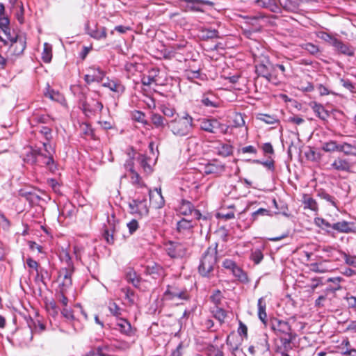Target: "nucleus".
<instances>
[{
  "instance_id": "1",
  "label": "nucleus",
  "mask_w": 356,
  "mask_h": 356,
  "mask_svg": "<svg viewBox=\"0 0 356 356\" xmlns=\"http://www.w3.org/2000/svg\"><path fill=\"white\" fill-rule=\"evenodd\" d=\"M54 154V149L49 143L40 141L35 145V148L26 154L24 159L32 164L38 163L45 165L50 170L54 171L56 168L53 158Z\"/></svg>"
},
{
  "instance_id": "2",
  "label": "nucleus",
  "mask_w": 356,
  "mask_h": 356,
  "mask_svg": "<svg viewBox=\"0 0 356 356\" xmlns=\"http://www.w3.org/2000/svg\"><path fill=\"white\" fill-rule=\"evenodd\" d=\"M168 127L172 133L177 136H186L188 135L193 127V118L186 113L181 117H177L168 123Z\"/></svg>"
},
{
  "instance_id": "3",
  "label": "nucleus",
  "mask_w": 356,
  "mask_h": 356,
  "mask_svg": "<svg viewBox=\"0 0 356 356\" xmlns=\"http://www.w3.org/2000/svg\"><path fill=\"white\" fill-rule=\"evenodd\" d=\"M217 263L216 248L209 247L202 254L198 266L199 273L202 277H209Z\"/></svg>"
},
{
  "instance_id": "4",
  "label": "nucleus",
  "mask_w": 356,
  "mask_h": 356,
  "mask_svg": "<svg viewBox=\"0 0 356 356\" xmlns=\"http://www.w3.org/2000/svg\"><path fill=\"white\" fill-rule=\"evenodd\" d=\"M200 129L204 131L217 134H225L227 132L229 126L221 123L216 118H203L200 120Z\"/></svg>"
},
{
  "instance_id": "5",
  "label": "nucleus",
  "mask_w": 356,
  "mask_h": 356,
  "mask_svg": "<svg viewBox=\"0 0 356 356\" xmlns=\"http://www.w3.org/2000/svg\"><path fill=\"white\" fill-rule=\"evenodd\" d=\"M163 296L165 300L173 301L177 305L182 304L183 301L188 300L190 298L189 293L186 289L179 288L176 285L168 286Z\"/></svg>"
},
{
  "instance_id": "6",
  "label": "nucleus",
  "mask_w": 356,
  "mask_h": 356,
  "mask_svg": "<svg viewBox=\"0 0 356 356\" xmlns=\"http://www.w3.org/2000/svg\"><path fill=\"white\" fill-rule=\"evenodd\" d=\"M270 327L277 336L284 335V344H289L291 342V327L288 322L273 318L270 320Z\"/></svg>"
},
{
  "instance_id": "7",
  "label": "nucleus",
  "mask_w": 356,
  "mask_h": 356,
  "mask_svg": "<svg viewBox=\"0 0 356 356\" xmlns=\"http://www.w3.org/2000/svg\"><path fill=\"white\" fill-rule=\"evenodd\" d=\"M274 70L275 65L266 58L259 61L255 65V72L257 75L265 78L268 81H271L272 73Z\"/></svg>"
},
{
  "instance_id": "8",
  "label": "nucleus",
  "mask_w": 356,
  "mask_h": 356,
  "mask_svg": "<svg viewBox=\"0 0 356 356\" xmlns=\"http://www.w3.org/2000/svg\"><path fill=\"white\" fill-rule=\"evenodd\" d=\"M165 250L173 259L183 257L186 253V248L184 244L172 241L165 243Z\"/></svg>"
},
{
  "instance_id": "9",
  "label": "nucleus",
  "mask_w": 356,
  "mask_h": 356,
  "mask_svg": "<svg viewBox=\"0 0 356 356\" xmlns=\"http://www.w3.org/2000/svg\"><path fill=\"white\" fill-rule=\"evenodd\" d=\"M225 165L220 161L213 159L205 163H201L200 171L205 175L221 174L225 171Z\"/></svg>"
},
{
  "instance_id": "10",
  "label": "nucleus",
  "mask_w": 356,
  "mask_h": 356,
  "mask_svg": "<svg viewBox=\"0 0 356 356\" xmlns=\"http://www.w3.org/2000/svg\"><path fill=\"white\" fill-rule=\"evenodd\" d=\"M130 212L133 214H138L140 216H146L149 212L147 200L134 199L129 203Z\"/></svg>"
},
{
  "instance_id": "11",
  "label": "nucleus",
  "mask_w": 356,
  "mask_h": 356,
  "mask_svg": "<svg viewBox=\"0 0 356 356\" xmlns=\"http://www.w3.org/2000/svg\"><path fill=\"white\" fill-rule=\"evenodd\" d=\"M104 75V72L99 67L92 66L87 69V73L84 76V80L88 84L93 82H100L102 81Z\"/></svg>"
},
{
  "instance_id": "12",
  "label": "nucleus",
  "mask_w": 356,
  "mask_h": 356,
  "mask_svg": "<svg viewBox=\"0 0 356 356\" xmlns=\"http://www.w3.org/2000/svg\"><path fill=\"white\" fill-rule=\"evenodd\" d=\"M74 269L61 268L59 271L60 287L63 292L72 286V275Z\"/></svg>"
},
{
  "instance_id": "13",
  "label": "nucleus",
  "mask_w": 356,
  "mask_h": 356,
  "mask_svg": "<svg viewBox=\"0 0 356 356\" xmlns=\"http://www.w3.org/2000/svg\"><path fill=\"white\" fill-rule=\"evenodd\" d=\"M149 195V201L152 206L156 209H161L165 204L164 198L161 194V188H156L154 190L148 191Z\"/></svg>"
},
{
  "instance_id": "14",
  "label": "nucleus",
  "mask_w": 356,
  "mask_h": 356,
  "mask_svg": "<svg viewBox=\"0 0 356 356\" xmlns=\"http://www.w3.org/2000/svg\"><path fill=\"white\" fill-rule=\"evenodd\" d=\"M115 325L116 329L122 334L128 337H133L135 335L136 330L132 327L131 323L125 318H119Z\"/></svg>"
},
{
  "instance_id": "15",
  "label": "nucleus",
  "mask_w": 356,
  "mask_h": 356,
  "mask_svg": "<svg viewBox=\"0 0 356 356\" xmlns=\"http://www.w3.org/2000/svg\"><path fill=\"white\" fill-rule=\"evenodd\" d=\"M352 166L348 159L340 156L337 157L331 163V169L337 171L350 172Z\"/></svg>"
},
{
  "instance_id": "16",
  "label": "nucleus",
  "mask_w": 356,
  "mask_h": 356,
  "mask_svg": "<svg viewBox=\"0 0 356 356\" xmlns=\"http://www.w3.org/2000/svg\"><path fill=\"white\" fill-rule=\"evenodd\" d=\"M332 47L339 54L348 56H353L355 54L354 47L347 43H344L339 39H337Z\"/></svg>"
},
{
  "instance_id": "17",
  "label": "nucleus",
  "mask_w": 356,
  "mask_h": 356,
  "mask_svg": "<svg viewBox=\"0 0 356 356\" xmlns=\"http://www.w3.org/2000/svg\"><path fill=\"white\" fill-rule=\"evenodd\" d=\"M26 48V42L22 37H16L15 40H12L10 49L13 53L16 55L22 54Z\"/></svg>"
},
{
  "instance_id": "18",
  "label": "nucleus",
  "mask_w": 356,
  "mask_h": 356,
  "mask_svg": "<svg viewBox=\"0 0 356 356\" xmlns=\"http://www.w3.org/2000/svg\"><path fill=\"white\" fill-rule=\"evenodd\" d=\"M255 4L262 8H266L271 12L275 13L278 10L277 0H256Z\"/></svg>"
},
{
  "instance_id": "19",
  "label": "nucleus",
  "mask_w": 356,
  "mask_h": 356,
  "mask_svg": "<svg viewBox=\"0 0 356 356\" xmlns=\"http://www.w3.org/2000/svg\"><path fill=\"white\" fill-rule=\"evenodd\" d=\"M310 105L313 111L321 120L325 121L330 116L328 111H326L321 104L316 102H312Z\"/></svg>"
},
{
  "instance_id": "20",
  "label": "nucleus",
  "mask_w": 356,
  "mask_h": 356,
  "mask_svg": "<svg viewBox=\"0 0 356 356\" xmlns=\"http://www.w3.org/2000/svg\"><path fill=\"white\" fill-rule=\"evenodd\" d=\"M257 307H258L259 318L264 325H266V323H267V314L266 312V303L264 298H260L258 300Z\"/></svg>"
},
{
  "instance_id": "21",
  "label": "nucleus",
  "mask_w": 356,
  "mask_h": 356,
  "mask_svg": "<svg viewBox=\"0 0 356 356\" xmlns=\"http://www.w3.org/2000/svg\"><path fill=\"white\" fill-rule=\"evenodd\" d=\"M201 102L206 107L217 108L219 106V101L212 94L204 95Z\"/></svg>"
},
{
  "instance_id": "22",
  "label": "nucleus",
  "mask_w": 356,
  "mask_h": 356,
  "mask_svg": "<svg viewBox=\"0 0 356 356\" xmlns=\"http://www.w3.org/2000/svg\"><path fill=\"white\" fill-rule=\"evenodd\" d=\"M302 203L305 209H309L312 211H318V204L312 197L308 194H304L302 195Z\"/></svg>"
},
{
  "instance_id": "23",
  "label": "nucleus",
  "mask_w": 356,
  "mask_h": 356,
  "mask_svg": "<svg viewBox=\"0 0 356 356\" xmlns=\"http://www.w3.org/2000/svg\"><path fill=\"white\" fill-rule=\"evenodd\" d=\"M216 149L217 154L223 157H227L233 152V147L229 144L220 143Z\"/></svg>"
},
{
  "instance_id": "24",
  "label": "nucleus",
  "mask_w": 356,
  "mask_h": 356,
  "mask_svg": "<svg viewBox=\"0 0 356 356\" xmlns=\"http://www.w3.org/2000/svg\"><path fill=\"white\" fill-rule=\"evenodd\" d=\"M87 32L91 37L95 39H101L106 36V33L104 27L97 28L95 26L94 28H90L88 26L87 28Z\"/></svg>"
},
{
  "instance_id": "25",
  "label": "nucleus",
  "mask_w": 356,
  "mask_h": 356,
  "mask_svg": "<svg viewBox=\"0 0 356 356\" xmlns=\"http://www.w3.org/2000/svg\"><path fill=\"white\" fill-rule=\"evenodd\" d=\"M356 149L355 142L354 144H350L346 142L339 144V151L343 152L345 155L356 156V152L354 150Z\"/></svg>"
},
{
  "instance_id": "26",
  "label": "nucleus",
  "mask_w": 356,
  "mask_h": 356,
  "mask_svg": "<svg viewBox=\"0 0 356 356\" xmlns=\"http://www.w3.org/2000/svg\"><path fill=\"white\" fill-rule=\"evenodd\" d=\"M332 228L341 233H350L353 231L350 227V222L345 220L332 224Z\"/></svg>"
},
{
  "instance_id": "27",
  "label": "nucleus",
  "mask_w": 356,
  "mask_h": 356,
  "mask_svg": "<svg viewBox=\"0 0 356 356\" xmlns=\"http://www.w3.org/2000/svg\"><path fill=\"white\" fill-rule=\"evenodd\" d=\"M60 259L61 261L65 264V267L63 268L74 269L72 258L70 255V253L67 250H63L60 252Z\"/></svg>"
},
{
  "instance_id": "28",
  "label": "nucleus",
  "mask_w": 356,
  "mask_h": 356,
  "mask_svg": "<svg viewBox=\"0 0 356 356\" xmlns=\"http://www.w3.org/2000/svg\"><path fill=\"white\" fill-rule=\"evenodd\" d=\"M126 279L129 283H131L135 287H138L140 282V278L136 271L132 269L129 270L126 273Z\"/></svg>"
},
{
  "instance_id": "29",
  "label": "nucleus",
  "mask_w": 356,
  "mask_h": 356,
  "mask_svg": "<svg viewBox=\"0 0 356 356\" xmlns=\"http://www.w3.org/2000/svg\"><path fill=\"white\" fill-rule=\"evenodd\" d=\"M138 161L140 163V166L143 168L145 172L149 174L152 172V169L151 165L149 163L150 159L147 158L144 154H140L138 157Z\"/></svg>"
},
{
  "instance_id": "30",
  "label": "nucleus",
  "mask_w": 356,
  "mask_h": 356,
  "mask_svg": "<svg viewBox=\"0 0 356 356\" xmlns=\"http://www.w3.org/2000/svg\"><path fill=\"white\" fill-rule=\"evenodd\" d=\"M211 313L213 314V317L220 323L224 322L227 316L226 311L220 307H211Z\"/></svg>"
},
{
  "instance_id": "31",
  "label": "nucleus",
  "mask_w": 356,
  "mask_h": 356,
  "mask_svg": "<svg viewBox=\"0 0 356 356\" xmlns=\"http://www.w3.org/2000/svg\"><path fill=\"white\" fill-rule=\"evenodd\" d=\"M52 58V47L50 44L45 42L44 44L43 51L42 53V59L44 63H49Z\"/></svg>"
},
{
  "instance_id": "32",
  "label": "nucleus",
  "mask_w": 356,
  "mask_h": 356,
  "mask_svg": "<svg viewBox=\"0 0 356 356\" xmlns=\"http://www.w3.org/2000/svg\"><path fill=\"white\" fill-rule=\"evenodd\" d=\"M322 149L327 152H339V144L335 140H329L327 142H325L322 144L321 147Z\"/></svg>"
},
{
  "instance_id": "33",
  "label": "nucleus",
  "mask_w": 356,
  "mask_h": 356,
  "mask_svg": "<svg viewBox=\"0 0 356 356\" xmlns=\"http://www.w3.org/2000/svg\"><path fill=\"white\" fill-rule=\"evenodd\" d=\"M151 121L156 128H163L165 126V118L160 114L152 113L151 115Z\"/></svg>"
},
{
  "instance_id": "34",
  "label": "nucleus",
  "mask_w": 356,
  "mask_h": 356,
  "mask_svg": "<svg viewBox=\"0 0 356 356\" xmlns=\"http://www.w3.org/2000/svg\"><path fill=\"white\" fill-rule=\"evenodd\" d=\"M231 272L239 281L242 282H247L248 281L246 273L237 265Z\"/></svg>"
},
{
  "instance_id": "35",
  "label": "nucleus",
  "mask_w": 356,
  "mask_h": 356,
  "mask_svg": "<svg viewBox=\"0 0 356 356\" xmlns=\"http://www.w3.org/2000/svg\"><path fill=\"white\" fill-rule=\"evenodd\" d=\"M300 46L302 49L307 51L312 55H316L320 51L318 46L311 42L304 43Z\"/></svg>"
},
{
  "instance_id": "36",
  "label": "nucleus",
  "mask_w": 356,
  "mask_h": 356,
  "mask_svg": "<svg viewBox=\"0 0 356 356\" xmlns=\"http://www.w3.org/2000/svg\"><path fill=\"white\" fill-rule=\"evenodd\" d=\"M177 230L181 232L184 230H189L193 227V225L191 220H186L185 218L181 219L177 222Z\"/></svg>"
},
{
  "instance_id": "37",
  "label": "nucleus",
  "mask_w": 356,
  "mask_h": 356,
  "mask_svg": "<svg viewBox=\"0 0 356 356\" xmlns=\"http://www.w3.org/2000/svg\"><path fill=\"white\" fill-rule=\"evenodd\" d=\"M222 298L223 296L220 290L214 291L213 294L210 297L211 301L214 305L213 307H220V305H222Z\"/></svg>"
},
{
  "instance_id": "38",
  "label": "nucleus",
  "mask_w": 356,
  "mask_h": 356,
  "mask_svg": "<svg viewBox=\"0 0 356 356\" xmlns=\"http://www.w3.org/2000/svg\"><path fill=\"white\" fill-rule=\"evenodd\" d=\"M108 307L111 314L114 316L119 318L122 315V309L120 308L115 302L110 301Z\"/></svg>"
},
{
  "instance_id": "39",
  "label": "nucleus",
  "mask_w": 356,
  "mask_h": 356,
  "mask_svg": "<svg viewBox=\"0 0 356 356\" xmlns=\"http://www.w3.org/2000/svg\"><path fill=\"white\" fill-rule=\"evenodd\" d=\"M159 110L163 113L164 115L167 117H172L176 113L175 108L170 106L169 104H161L159 106Z\"/></svg>"
},
{
  "instance_id": "40",
  "label": "nucleus",
  "mask_w": 356,
  "mask_h": 356,
  "mask_svg": "<svg viewBox=\"0 0 356 356\" xmlns=\"http://www.w3.org/2000/svg\"><path fill=\"white\" fill-rule=\"evenodd\" d=\"M317 36L324 40L325 42L329 43L331 46H333L334 45V43L335 42V41L337 40V38L331 35L330 34L326 33V32H324V31H321L319 32L318 34H317Z\"/></svg>"
},
{
  "instance_id": "41",
  "label": "nucleus",
  "mask_w": 356,
  "mask_h": 356,
  "mask_svg": "<svg viewBox=\"0 0 356 356\" xmlns=\"http://www.w3.org/2000/svg\"><path fill=\"white\" fill-rule=\"evenodd\" d=\"M193 209V204L188 201L184 200L180 206L179 211L181 214L186 216L191 213Z\"/></svg>"
},
{
  "instance_id": "42",
  "label": "nucleus",
  "mask_w": 356,
  "mask_h": 356,
  "mask_svg": "<svg viewBox=\"0 0 356 356\" xmlns=\"http://www.w3.org/2000/svg\"><path fill=\"white\" fill-rule=\"evenodd\" d=\"M42 138H44V142L49 143V142L51 139V130L47 127H42L38 133Z\"/></svg>"
},
{
  "instance_id": "43",
  "label": "nucleus",
  "mask_w": 356,
  "mask_h": 356,
  "mask_svg": "<svg viewBox=\"0 0 356 356\" xmlns=\"http://www.w3.org/2000/svg\"><path fill=\"white\" fill-rule=\"evenodd\" d=\"M264 255L261 250L256 249L251 252L250 259L255 264H259L263 259Z\"/></svg>"
},
{
  "instance_id": "44",
  "label": "nucleus",
  "mask_w": 356,
  "mask_h": 356,
  "mask_svg": "<svg viewBox=\"0 0 356 356\" xmlns=\"http://www.w3.org/2000/svg\"><path fill=\"white\" fill-rule=\"evenodd\" d=\"M103 86L109 88L111 91L119 92L121 85L113 80H108L103 83Z\"/></svg>"
},
{
  "instance_id": "45",
  "label": "nucleus",
  "mask_w": 356,
  "mask_h": 356,
  "mask_svg": "<svg viewBox=\"0 0 356 356\" xmlns=\"http://www.w3.org/2000/svg\"><path fill=\"white\" fill-rule=\"evenodd\" d=\"M26 264L29 268L35 270L38 275L41 273V269L39 267L38 263L32 258H28L26 259Z\"/></svg>"
},
{
  "instance_id": "46",
  "label": "nucleus",
  "mask_w": 356,
  "mask_h": 356,
  "mask_svg": "<svg viewBox=\"0 0 356 356\" xmlns=\"http://www.w3.org/2000/svg\"><path fill=\"white\" fill-rule=\"evenodd\" d=\"M133 118L140 123H143L144 124H147V122L145 120V115L144 113L139 111H135L132 114Z\"/></svg>"
},
{
  "instance_id": "47",
  "label": "nucleus",
  "mask_w": 356,
  "mask_h": 356,
  "mask_svg": "<svg viewBox=\"0 0 356 356\" xmlns=\"http://www.w3.org/2000/svg\"><path fill=\"white\" fill-rule=\"evenodd\" d=\"M318 196L327 202H330L332 205L337 207V202L335 201V198L325 191H321L318 193Z\"/></svg>"
},
{
  "instance_id": "48",
  "label": "nucleus",
  "mask_w": 356,
  "mask_h": 356,
  "mask_svg": "<svg viewBox=\"0 0 356 356\" xmlns=\"http://www.w3.org/2000/svg\"><path fill=\"white\" fill-rule=\"evenodd\" d=\"M259 119L268 124H273L277 122V120L275 116H271L267 114H261Z\"/></svg>"
},
{
  "instance_id": "49",
  "label": "nucleus",
  "mask_w": 356,
  "mask_h": 356,
  "mask_svg": "<svg viewBox=\"0 0 356 356\" xmlns=\"http://www.w3.org/2000/svg\"><path fill=\"white\" fill-rule=\"evenodd\" d=\"M315 224L321 228H330L332 227V225L330 222L322 218H316L314 219Z\"/></svg>"
},
{
  "instance_id": "50",
  "label": "nucleus",
  "mask_w": 356,
  "mask_h": 356,
  "mask_svg": "<svg viewBox=\"0 0 356 356\" xmlns=\"http://www.w3.org/2000/svg\"><path fill=\"white\" fill-rule=\"evenodd\" d=\"M61 314L67 321H72L75 319L73 312L70 309L67 307L63 308Z\"/></svg>"
},
{
  "instance_id": "51",
  "label": "nucleus",
  "mask_w": 356,
  "mask_h": 356,
  "mask_svg": "<svg viewBox=\"0 0 356 356\" xmlns=\"http://www.w3.org/2000/svg\"><path fill=\"white\" fill-rule=\"evenodd\" d=\"M343 259L346 264L356 267V256H350L343 253Z\"/></svg>"
},
{
  "instance_id": "52",
  "label": "nucleus",
  "mask_w": 356,
  "mask_h": 356,
  "mask_svg": "<svg viewBox=\"0 0 356 356\" xmlns=\"http://www.w3.org/2000/svg\"><path fill=\"white\" fill-rule=\"evenodd\" d=\"M234 124L236 127H242L245 124L243 115L240 113H236L234 118Z\"/></svg>"
},
{
  "instance_id": "53",
  "label": "nucleus",
  "mask_w": 356,
  "mask_h": 356,
  "mask_svg": "<svg viewBox=\"0 0 356 356\" xmlns=\"http://www.w3.org/2000/svg\"><path fill=\"white\" fill-rule=\"evenodd\" d=\"M343 280V278L341 277H332L328 280V282H333L335 284H337V286H336L334 289H329L328 290L332 291V292H334L335 291L341 289V286L339 285V283Z\"/></svg>"
},
{
  "instance_id": "54",
  "label": "nucleus",
  "mask_w": 356,
  "mask_h": 356,
  "mask_svg": "<svg viewBox=\"0 0 356 356\" xmlns=\"http://www.w3.org/2000/svg\"><path fill=\"white\" fill-rule=\"evenodd\" d=\"M129 228V233L132 234L134 233L138 228V222L136 220H132L127 225Z\"/></svg>"
},
{
  "instance_id": "55",
  "label": "nucleus",
  "mask_w": 356,
  "mask_h": 356,
  "mask_svg": "<svg viewBox=\"0 0 356 356\" xmlns=\"http://www.w3.org/2000/svg\"><path fill=\"white\" fill-rule=\"evenodd\" d=\"M236 266V264L232 259H226L222 262V266L229 270H232L233 268Z\"/></svg>"
},
{
  "instance_id": "56",
  "label": "nucleus",
  "mask_w": 356,
  "mask_h": 356,
  "mask_svg": "<svg viewBox=\"0 0 356 356\" xmlns=\"http://www.w3.org/2000/svg\"><path fill=\"white\" fill-rule=\"evenodd\" d=\"M90 105L92 107V111L96 113L97 111H102L103 108V104L102 102H98L97 100L92 99V102L90 103Z\"/></svg>"
},
{
  "instance_id": "57",
  "label": "nucleus",
  "mask_w": 356,
  "mask_h": 356,
  "mask_svg": "<svg viewBox=\"0 0 356 356\" xmlns=\"http://www.w3.org/2000/svg\"><path fill=\"white\" fill-rule=\"evenodd\" d=\"M258 215H261V216H270V211L268 209H263V208H260L259 209H257L256 211H254L253 213H252V216L254 218V220L256 219V217L258 216Z\"/></svg>"
},
{
  "instance_id": "58",
  "label": "nucleus",
  "mask_w": 356,
  "mask_h": 356,
  "mask_svg": "<svg viewBox=\"0 0 356 356\" xmlns=\"http://www.w3.org/2000/svg\"><path fill=\"white\" fill-rule=\"evenodd\" d=\"M255 163H260L263 165L264 166L268 168L269 170H274V161H261L259 160H254L253 161Z\"/></svg>"
},
{
  "instance_id": "59",
  "label": "nucleus",
  "mask_w": 356,
  "mask_h": 356,
  "mask_svg": "<svg viewBox=\"0 0 356 356\" xmlns=\"http://www.w3.org/2000/svg\"><path fill=\"white\" fill-rule=\"evenodd\" d=\"M82 110L83 113L87 115L95 113V112L92 111V107L89 102H84L82 104Z\"/></svg>"
},
{
  "instance_id": "60",
  "label": "nucleus",
  "mask_w": 356,
  "mask_h": 356,
  "mask_svg": "<svg viewBox=\"0 0 356 356\" xmlns=\"http://www.w3.org/2000/svg\"><path fill=\"white\" fill-rule=\"evenodd\" d=\"M339 348L342 350V351L345 350L352 349L350 346V341L347 337L343 339L341 343L339 345Z\"/></svg>"
},
{
  "instance_id": "61",
  "label": "nucleus",
  "mask_w": 356,
  "mask_h": 356,
  "mask_svg": "<svg viewBox=\"0 0 356 356\" xmlns=\"http://www.w3.org/2000/svg\"><path fill=\"white\" fill-rule=\"evenodd\" d=\"M142 83L145 86H150L152 83L155 82L156 80L153 76H144L142 78Z\"/></svg>"
},
{
  "instance_id": "62",
  "label": "nucleus",
  "mask_w": 356,
  "mask_h": 356,
  "mask_svg": "<svg viewBox=\"0 0 356 356\" xmlns=\"http://www.w3.org/2000/svg\"><path fill=\"white\" fill-rule=\"evenodd\" d=\"M130 179L133 184H140V177L136 171L131 172Z\"/></svg>"
},
{
  "instance_id": "63",
  "label": "nucleus",
  "mask_w": 356,
  "mask_h": 356,
  "mask_svg": "<svg viewBox=\"0 0 356 356\" xmlns=\"http://www.w3.org/2000/svg\"><path fill=\"white\" fill-rule=\"evenodd\" d=\"M346 299L347 300V303L349 307H356V297L353 296H349L348 295H347Z\"/></svg>"
},
{
  "instance_id": "64",
  "label": "nucleus",
  "mask_w": 356,
  "mask_h": 356,
  "mask_svg": "<svg viewBox=\"0 0 356 356\" xmlns=\"http://www.w3.org/2000/svg\"><path fill=\"white\" fill-rule=\"evenodd\" d=\"M241 152L243 154H245V153L256 154L257 149L254 146L248 145V146L243 147L241 149Z\"/></svg>"
}]
</instances>
